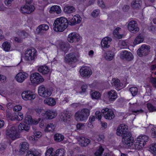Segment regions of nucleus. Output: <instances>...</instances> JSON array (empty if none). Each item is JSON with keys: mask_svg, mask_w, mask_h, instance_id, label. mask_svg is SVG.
<instances>
[{"mask_svg": "<svg viewBox=\"0 0 156 156\" xmlns=\"http://www.w3.org/2000/svg\"><path fill=\"white\" fill-rule=\"evenodd\" d=\"M81 20L82 18L79 15H75L69 22L66 18H58L54 21L53 29L57 32H63L67 27L69 24L71 26L75 25L80 23Z\"/></svg>", "mask_w": 156, "mask_h": 156, "instance_id": "f257e3e1", "label": "nucleus"}, {"mask_svg": "<svg viewBox=\"0 0 156 156\" xmlns=\"http://www.w3.org/2000/svg\"><path fill=\"white\" fill-rule=\"evenodd\" d=\"M128 126L122 124L119 125L117 129V135L122 136L125 143L129 146H131L133 144V137L132 136L131 133L128 132Z\"/></svg>", "mask_w": 156, "mask_h": 156, "instance_id": "f03ea898", "label": "nucleus"}, {"mask_svg": "<svg viewBox=\"0 0 156 156\" xmlns=\"http://www.w3.org/2000/svg\"><path fill=\"white\" fill-rule=\"evenodd\" d=\"M18 126L15 125H9L6 129V135L12 140H15L19 138V131L24 130L23 128L22 129L19 128Z\"/></svg>", "mask_w": 156, "mask_h": 156, "instance_id": "7ed1b4c3", "label": "nucleus"}, {"mask_svg": "<svg viewBox=\"0 0 156 156\" xmlns=\"http://www.w3.org/2000/svg\"><path fill=\"white\" fill-rule=\"evenodd\" d=\"M38 122L37 121L34 120L31 116L27 115L25 117L24 122L19 124V128L24 129V130L28 131L30 129V125L32 124H37Z\"/></svg>", "mask_w": 156, "mask_h": 156, "instance_id": "20e7f679", "label": "nucleus"}, {"mask_svg": "<svg viewBox=\"0 0 156 156\" xmlns=\"http://www.w3.org/2000/svg\"><path fill=\"white\" fill-rule=\"evenodd\" d=\"M90 111L87 108H83L77 111L75 114V118L77 121H82L87 119L90 115Z\"/></svg>", "mask_w": 156, "mask_h": 156, "instance_id": "39448f33", "label": "nucleus"}, {"mask_svg": "<svg viewBox=\"0 0 156 156\" xmlns=\"http://www.w3.org/2000/svg\"><path fill=\"white\" fill-rule=\"evenodd\" d=\"M37 51L34 48H28L25 51L24 56L25 60L27 61L34 62L37 58Z\"/></svg>", "mask_w": 156, "mask_h": 156, "instance_id": "423d86ee", "label": "nucleus"}, {"mask_svg": "<svg viewBox=\"0 0 156 156\" xmlns=\"http://www.w3.org/2000/svg\"><path fill=\"white\" fill-rule=\"evenodd\" d=\"M33 0H26V3L21 7L20 11L22 13L29 14L34 11V6L31 4Z\"/></svg>", "mask_w": 156, "mask_h": 156, "instance_id": "0eeeda50", "label": "nucleus"}, {"mask_svg": "<svg viewBox=\"0 0 156 156\" xmlns=\"http://www.w3.org/2000/svg\"><path fill=\"white\" fill-rule=\"evenodd\" d=\"M78 58L76 54L74 52H70L66 55L64 56V61L69 65H72L76 62Z\"/></svg>", "mask_w": 156, "mask_h": 156, "instance_id": "6e6552de", "label": "nucleus"}, {"mask_svg": "<svg viewBox=\"0 0 156 156\" xmlns=\"http://www.w3.org/2000/svg\"><path fill=\"white\" fill-rule=\"evenodd\" d=\"M30 80L33 84H38L43 82L44 79L39 73L35 72L30 74Z\"/></svg>", "mask_w": 156, "mask_h": 156, "instance_id": "1a4fd4ad", "label": "nucleus"}, {"mask_svg": "<svg viewBox=\"0 0 156 156\" xmlns=\"http://www.w3.org/2000/svg\"><path fill=\"white\" fill-rule=\"evenodd\" d=\"M38 92L39 95L43 98L48 97L52 94V90L49 88L45 87L44 85L38 87Z\"/></svg>", "mask_w": 156, "mask_h": 156, "instance_id": "9d476101", "label": "nucleus"}, {"mask_svg": "<svg viewBox=\"0 0 156 156\" xmlns=\"http://www.w3.org/2000/svg\"><path fill=\"white\" fill-rule=\"evenodd\" d=\"M53 149L50 148L48 149L45 153V156H64L65 151L63 149H59L53 152Z\"/></svg>", "mask_w": 156, "mask_h": 156, "instance_id": "9b49d317", "label": "nucleus"}, {"mask_svg": "<svg viewBox=\"0 0 156 156\" xmlns=\"http://www.w3.org/2000/svg\"><path fill=\"white\" fill-rule=\"evenodd\" d=\"M81 76L85 78H89L92 75V71L90 67L87 66H82L80 70Z\"/></svg>", "mask_w": 156, "mask_h": 156, "instance_id": "f8f14e48", "label": "nucleus"}, {"mask_svg": "<svg viewBox=\"0 0 156 156\" xmlns=\"http://www.w3.org/2000/svg\"><path fill=\"white\" fill-rule=\"evenodd\" d=\"M21 96L23 99L25 101H32L36 97V96L33 92L28 90L23 91L22 93Z\"/></svg>", "mask_w": 156, "mask_h": 156, "instance_id": "ddd939ff", "label": "nucleus"}, {"mask_svg": "<svg viewBox=\"0 0 156 156\" xmlns=\"http://www.w3.org/2000/svg\"><path fill=\"white\" fill-rule=\"evenodd\" d=\"M150 46L143 44L137 50V55L140 57H142L143 56H146L150 52Z\"/></svg>", "mask_w": 156, "mask_h": 156, "instance_id": "4468645a", "label": "nucleus"}, {"mask_svg": "<svg viewBox=\"0 0 156 156\" xmlns=\"http://www.w3.org/2000/svg\"><path fill=\"white\" fill-rule=\"evenodd\" d=\"M101 112L105 119L111 120L115 117L114 112L111 109L105 108L101 110Z\"/></svg>", "mask_w": 156, "mask_h": 156, "instance_id": "2eb2a0df", "label": "nucleus"}, {"mask_svg": "<svg viewBox=\"0 0 156 156\" xmlns=\"http://www.w3.org/2000/svg\"><path fill=\"white\" fill-rule=\"evenodd\" d=\"M57 115V111L52 109L47 110L44 113L45 118L47 119H52L55 118Z\"/></svg>", "mask_w": 156, "mask_h": 156, "instance_id": "dca6fc26", "label": "nucleus"}, {"mask_svg": "<svg viewBox=\"0 0 156 156\" xmlns=\"http://www.w3.org/2000/svg\"><path fill=\"white\" fill-rule=\"evenodd\" d=\"M128 28L131 32L135 33L139 31L136 22L134 20L130 21L128 25Z\"/></svg>", "mask_w": 156, "mask_h": 156, "instance_id": "f3484780", "label": "nucleus"}, {"mask_svg": "<svg viewBox=\"0 0 156 156\" xmlns=\"http://www.w3.org/2000/svg\"><path fill=\"white\" fill-rule=\"evenodd\" d=\"M80 40V36L76 32H72L70 34L68 37V41L71 43L76 42Z\"/></svg>", "mask_w": 156, "mask_h": 156, "instance_id": "a211bd4d", "label": "nucleus"}, {"mask_svg": "<svg viewBox=\"0 0 156 156\" xmlns=\"http://www.w3.org/2000/svg\"><path fill=\"white\" fill-rule=\"evenodd\" d=\"M121 57L122 58L128 61H130L133 58L132 53L126 50L122 51H121Z\"/></svg>", "mask_w": 156, "mask_h": 156, "instance_id": "6ab92c4d", "label": "nucleus"}, {"mask_svg": "<svg viewBox=\"0 0 156 156\" xmlns=\"http://www.w3.org/2000/svg\"><path fill=\"white\" fill-rule=\"evenodd\" d=\"M148 139V137L146 135L139 136L137 138V141L138 142V145L141 147L144 146L146 142H147Z\"/></svg>", "mask_w": 156, "mask_h": 156, "instance_id": "aec40b11", "label": "nucleus"}, {"mask_svg": "<svg viewBox=\"0 0 156 156\" xmlns=\"http://www.w3.org/2000/svg\"><path fill=\"white\" fill-rule=\"evenodd\" d=\"M28 76L27 73L23 72H20L16 75V79L17 82L22 83L27 77Z\"/></svg>", "mask_w": 156, "mask_h": 156, "instance_id": "412c9836", "label": "nucleus"}, {"mask_svg": "<svg viewBox=\"0 0 156 156\" xmlns=\"http://www.w3.org/2000/svg\"><path fill=\"white\" fill-rule=\"evenodd\" d=\"M59 46L60 50L65 54L69 51L70 48V45L69 44L63 42H61L59 43Z\"/></svg>", "mask_w": 156, "mask_h": 156, "instance_id": "4be33fe9", "label": "nucleus"}, {"mask_svg": "<svg viewBox=\"0 0 156 156\" xmlns=\"http://www.w3.org/2000/svg\"><path fill=\"white\" fill-rule=\"evenodd\" d=\"M111 38L108 37H104L102 40L101 44L102 47L104 48H108L110 47V45L108 44L112 41Z\"/></svg>", "mask_w": 156, "mask_h": 156, "instance_id": "5701e85b", "label": "nucleus"}, {"mask_svg": "<svg viewBox=\"0 0 156 156\" xmlns=\"http://www.w3.org/2000/svg\"><path fill=\"white\" fill-rule=\"evenodd\" d=\"M37 70L42 75L48 74L50 72V69L47 66L44 65L39 67L38 68Z\"/></svg>", "mask_w": 156, "mask_h": 156, "instance_id": "b1692460", "label": "nucleus"}, {"mask_svg": "<svg viewBox=\"0 0 156 156\" xmlns=\"http://www.w3.org/2000/svg\"><path fill=\"white\" fill-rule=\"evenodd\" d=\"M49 26L47 24H41L37 27L36 29L37 34H42L43 31L47 30L49 29Z\"/></svg>", "mask_w": 156, "mask_h": 156, "instance_id": "393cba45", "label": "nucleus"}, {"mask_svg": "<svg viewBox=\"0 0 156 156\" xmlns=\"http://www.w3.org/2000/svg\"><path fill=\"white\" fill-rule=\"evenodd\" d=\"M107 97L109 101H115L117 98L116 92L115 90H111L108 92Z\"/></svg>", "mask_w": 156, "mask_h": 156, "instance_id": "a878e982", "label": "nucleus"}, {"mask_svg": "<svg viewBox=\"0 0 156 156\" xmlns=\"http://www.w3.org/2000/svg\"><path fill=\"white\" fill-rule=\"evenodd\" d=\"M142 4L141 0H133L131 3V6L134 9H139L141 7Z\"/></svg>", "mask_w": 156, "mask_h": 156, "instance_id": "bb28decb", "label": "nucleus"}, {"mask_svg": "<svg viewBox=\"0 0 156 156\" xmlns=\"http://www.w3.org/2000/svg\"><path fill=\"white\" fill-rule=\"evenodd\" d=\"M49 12L51 13H56L58 14L61 12L62 10L59 6L54 5L50 8Z\"/></svg>", "mask_w": 156, "mask_h": 156, "instance_id": "cd10ccee", "label": "nucleus"}, {"mask_svg": "<svg viewBox=\"0 0 156 156\" xmlns=\"http://www.w3.org/2000/svg\"><path fill=\"white\" fill-rule=\"evenodd\" d=\"M29 144L28 143L26 142H22L21 147L20 149L19 152L22 154H24L25 152L29 149Z\"/></svg>", "mask_w": 156, "mask_h": 156, "instance_id": "c85d7f7f", "label": "nucleus"}, {"mask_svg": "<svg viewBox=\"0 0 156 156\" xmlns=\"http://www.w3.org/2000/svg\"><path fill=\"white\" fill-rule=\"evenodd\" d=\"M44 103L49 106H53L55 105L56 102L53 98H46L44 101Z\"/></svg>", "mask_w": 156, "mask_h": 156, "instance_id": "c756f323", "label": "nucleus"}, {"mask_svg": "<svg viewBox=\"0 0 156 156\" xmlns=\"http://www.w3.org/2000/svg\"><path fill=\"white\" fill-rule=\"evenodd\" d=\"M55 126L53 123H50L47 125L45 124L44 131L46 132H53L55 128Z\"/></svg>", "mask_w": 156, "mask_h": 156, "instance_id": "7c9ffc66", "label": "nucleus"}, {"mask_svg": "<svg viewBox=\"0 0 156 156\" xmlns=\"http://www.w3.org/2000/svg\"><path fill=\"white\" fill-rule=\"evenodd\" d=\"M112 81L113 82L112 83V84L114 86L117 90V88L121 87L123 85V84L120 82V80L118 78H114L112 80Z\"/></svg>", "mask_w": 156, "mask_h": 156, "instance_id": "2f4dec72", "label": "nucleus"}, {"mask_svg": "<svg viewBox=\"0 0 156 156\" xmlns=\"http://www.w3.org/2000/svg\"><path fill=\"white\" fill-rule=\"evenodd\" d=\"M64 12L66 13H71L75 11V8L72 6L66 5L63 9Z\"/></svg>", "mask_w": 156, "mask_h": 156, "instance_id": "473e14b6", "label": "nucleus"}, {"mask_svg": "<svg viewBox=\"0 0 156 156\" xmlns=\"http://www.w3.org/2000/svg\"><path fill=\"white\" fill-rule=\"evenodd\" d=\"M80 139V144L82 146L86 147L90 143V140L85 137H81Z\"/></svg>", "mask_w": 156, "mask_h": 156, "instance_id": "72a5a7b5", "label": "nucleus"}, {"mask_svg": "<svg viewBox=\"0 0 156 156\" xmlns=\"http://www.w3.org/2000/svg\"><path fill=\"white\" fill-rule=\"evenodd\" d=\"M39 153L35 149H30L28 151L26 156H40Z\"/></svg>", "mask_w": 156, "mask_h": 156, "instance_id": "f704fd0d", "label": "nucleus"}, {"mask_svg": "<svg viewBox=\"0 0 156 156\" xmlns=\"http://www.w3.org/2000/svg\"><path fill=\"white\" fill-rule=\"evenodd\" d=\"M144 41V38L142 35L140 34L135 39L134 41V44H137L143 42Z\"/></svg>", "mask_w": 156, "mask_h": 156, "instance_id": "c9c22d12", "label": "nucleus"}, {"mask_svg": "<svg viewBox=\"0 0 156 156\" xmlns=\"http://www.w3.org/2000/svg\"><path fill=\"white\" fill-rule=\"evenodd\" d=\"M32 129L35 130L33 133V136L34 140H37V138L40 137L42 135V133L40 131H36V127L35 126L33 125L32 127Z\"/></svg>", "mask_w": 156, "mask_h": 156, "instance_id": "e433bc0d", "label": "nucleus"}, {"mask_svg": "<svg viewBox=\"0 0 156 156\" xmlns=\"http://www.w3.org/2000/svg\"><path fill=\"white\" fill-rule=\"evenodd\" d=\"M6 117L8 120L11 121L17 120L16 115L10 112H8L6 113Z\"/></svg>", "mask_w": 156, "mask_h": 156, "instance_id": "4c0bfd02", "label": "nucleus"}, {"mask_svg": "<svg viewBox=\"0 0 156 156\" xmlns=\"http://www.w3.org/2000/svg\"><path fill=\"white\" fill-rule=\"evenodd\" d=\"M90 95L92 99H98L101 98V94L98 91L91 92Z\"/></svg>", "mask_w": 156, "mask_h": 156, "instance_id": "58836bf2", "label": "nucleus"}, {"mask_svg": "<svg viewBox=\"0 0 156 156\" xmlns=\"http://www.w3.org/2000/svg\"><path fill=\"white\" fill-rule=\"evenodd\" d=\"M147 108L150 112H156V107L150 102L147 103Z\"/></svg>", "mask_w": 156, "mask_h": 156, "instance_id": "ea45409f", "label": "nucleus"}, {"mask_svg": "<svg viewBox=\"0 0 156 156\" xmlns=\"http://www.w3.org/2000/svg\"><path fill=\"white\" fill-rule=\"evenodd\" d=\"M62 117L64 122H66L68 121H69L70 119V116L69 112L67 111H64Z\"/></svg>", "mask_w": 156, "mask_h": 156, "instance_id": "a19ab883", "label": "nucleus"}, {"mask_svg": "<svg viewBox=\"0 0 156 156\" xmlns=\"http://www.w3.org/2000/svg\"><path fill=\"white\" fill-rule=\"evenodd\" d=\"M54 139L55 141L60 142L64 139V136L59 133H56L54 136Z\"/></svg>", "mask_w": 156, "mask_h": 156, "instance_id": "79ce46f5", "label": "nucleus"}, {"mask_svg": "<svg viewBox=\"0 0 156 156\" xmlns=\"http://www.w3.org/2000/svg\"><path fill=\"white\" fill-rule=\"evenodd\" d=\"M104 151V148L100 145L99 148L95 152L94 154L95 156H101Z\"/></svg>", "mask_w": 156, "mask_h": 156, "instance_id": "37998d69", "label": "nucleus"}, {"mask_svg": "<svg viewBox=\"0 0 156 156\" xmlns=\"http://www.w3.org/2000/svg\"><path fill=\"white\" fill-rule=\"evenodd\" d=\"M114 56V53L111 51H108L106 53L105 58L107 60L111 61L113 59Z\"/></svg>", "mask_w": 156, "mask_h": 156, "instance_id": "c03bdc74", "label": "nucleus"}, {"mask_svg": "<svg viewBox=\"0 0 156 156\" xmlns=\"http://www.w3.org/2000/svg\"><path fill=\"white\" fill-rule=\"evenodd\" d=\"M2 47L5 51H9L10 49V44L7 41H5L3 43Z\"/></svg>", "mask_w": 156, "mask_h": 156, "instance_id": "a18cd8bd", "label": "nucleus"}, {"mask_svg": "<svg viewBox=\"0 0 156 156\" xmlns=\"http://www.w3.org/2000/svg\"><path fill=\"white\" fill-rule=\"evenodd\" d=\"M88 88V85L86 83H84L82 84L80 87L81 91H80L79 93L81 94L87 92Z\"/></svg>", "mask_w": 156, "mask_h": 156, "instance_id": "49530a36", "label": "nucleus"}, {"mask_svg": "<svg viewBox=\"0 0 156 156\" xmlns=\"http://www.w3.org/2000/svg\"><path fill=\"white\" fill-rule=\"evenodd\" d=\"M129 90L133 96H135L138 92V89L136 87H132L129 88Z\"/></svg>", "mask_w": 156, "mask_h": 156, "instance_id": "de8ad7c7", "label": "nucleus"}, {"mask_svg": "<svg viewBox=\"0 0 156 156\" xmlns=\"http://www.w3.org/2000/svg\"><path fill=\"white\" fill-rule=\"evenodd\" d=\"M100 13V10L98 9L94 10L91 13V16L95 18L98 17Z\"/></svg>", "mask_w": 156, "mask_h": 156, "instance_id": "09e8293b", "label": "nucleus"}, {"mask_svg": "<svg viewBox=\"0 0 156 156\" xmlns=\"http://www.w3.org/2000/svg\"><path fill=\"white\" fill-rule=\"evenodd\" d=\"M95 119V117L94 116H90V117L89 120L90 123H89L88 124V126L89 127L92 128L93 127V125L91 122L94 121Z\"/></svg>", "mask_w": 156, "mask_h": 156, "instance_id": "8fccbe9b", "label": "nucleus"}, {"mask_svg": "<svg viewBox=\"0 0 156 156\" xmlns=\"http://www.w3.org/2000/svg\"><path fill=\"white\" fill-rule=\"evenodd\" d=\"M17 120L20 121L22 120L24 116L23 114L21 112L18 113V115H16Z\"/></svg>", "mask_w": 156, "mask_h": 156, "instance_id": "3c124183", "label": "nucleus"}, {"mask_svg": "<svg viewBox=\"0 0 156 156\" xmlns=\"http://www.w3.org/2000/svg\"><path fill=\"white\" fill-rule=\"evenodd\" d=\"M22 109L21 106L18 105L15 106L13 108V110L15 112H18L20 111Z\"/></svg>", "mask_w": 156, "mask_h": 156, "instance_id": "603ef678", "label": "nucleus"}, {"mask_svg": "<svg viewBox=\"0 0 156 156\" xmlns=\"http://www.w3.org/2000/svg\"><path fill=\"white\" fill-rule=\"evenodd\" d=\"M151 136L152 137L156 138V127H153L151 129Z\"/></svg>", "mask_w": 156, "mask_h": 156, "instance_id": "864d4df0", "label": "nucleus"}, {"mask_svg": "<svg viewBox=\"0 0 156 156\" xmlns=\"http://www.w3.org/2000/svg\"><path fill=\"white\" fill-rule=\"evenodd\" d=\"M95 117L99 120H101L102 118L101 113L100 111H96L95 114Z\"/></svg>", "mask_w": 156, "mask_h": 156, "instance_id": "5fc2aeb1", "label": "nucleus"}, {"mask_svg": "<svg viewBox=\"0 0 156 156\" xmlns=\"http://www.w3.org/2000/svg\"><path fill=\"white\" fill-rule=\"evenodd\" d=\"M98 3L99 5L102 8H104L105 5L103 0H98Z\"/></svg>", "mask_w": 156, "mask_h": 156, "instance_id": "6e6d98bb", "label": "nucleus"}, {"mask_svg": "<svg viewBox=\"0 0 156 156\" xmlns=\"http://www.w3.org/2000/svg\"><path fill=\"white\" fill-rule=\"evenodd\" d=\"M132 112L133 113H134L138 114L139 113H144V111L142 109H141L137 110H132Z\"/></svg>", "mask_w": 156, "mask_h": 156, "instance_id": "4d7b16f0", "label": "nucleus"}, {"mask_svg": "<svg viewBox=\"0 0 156 156\" xmlns=\"http://www.w3.org/2000/svg\"><path fill=\"white\" fill-rule=\"evenodd\" d=\"M151 82L153 86L155 87H156V78L155 77H152L151 79Z\"/></svg>", "mask_w": 156, "mask_h": 156, "instance_id": "13d9d810", "label": "nucleus"}, {"mask_svg": "<svg viewBox=\"0 0 156 156\" xmlns=\"http://www.w3.org/2000/svg\"><path fill=\"white\" fill-rule=\"evenodd\" d=\"M6 77L5 76L0 74V82H4L6 81Z\"/></svg>", "mask_w": 156, "mask_h": 156, "instance_id": "bf43d9fd", "label": "nucleus"}, {"mask_svg": "<svg viewBox=\"0 0 156 156\" xmlns=\"http://www.w3.org/2000/svg\"><path fill=\"white\" fill-rule=\"evenodd\" d=\"M13 0H5V3L6 5L8 6H10Z\"/></svg>", "mask_w": 156, "mask_h": 156, "instance_id": "052dcab7", "label": "nucleus"}, {"mask_svg": "<svg viewBox=\"0 0 156 156\" xmlns=\"http://www.w3.org/2000/svg\"><path fill=\"white\" fill-rule=\"evenodd\" d=\"M34 110H35V112H36V113L38 115H40L41 114V112L43 111V109L41 108H35Z\"/></svg>", "mask_w": 156, "mask_h": 156, "instance_id": "680f3d73", "label": "nucleus"}, {"mask_svg": "<svg viewBox=\"0 0 156 156\" xmlns=\"http://www.w3.org/2000/svg\"><path fill=\"white\" fill-rule=\"evenodd\" d=\"M14 41L17 43H21L22 42V40L21 38H20L18 37H15L14 38Z\"/></svg>", "mask_w": 156, "mask_h": 156, "instance_id": "e2e57ef3", "label": "nucleus"}, {"mask_svg": "<svg viewBox=\"0 0 156 156\" xmlns=\"http://www.w3.org/2000/svg\"><path fill=\"white\" fill-rule=\"evenodd\" d=\"M151 150L153 151V154L156 155V143L151 147Z\"/></svg>", "mask_w": 156, "mask_h": 156, "instance_id": "0e129e2a", "label": "nucleus"}, {"mask_svg": "<svg viewBox=\"0 0 156 156\" xmlns=\"http://www.w3.org/2000/svg\"><path fill=\"white\" fill-rule=\"evenodd\" d=\"M3 31L0 29V41L4 39L5 38L4 35H2Z\"/></svg>", "mask_w": 156, "mask_h": 156, "instance_id": "69168bd1", "label": "nucleus"}, {"mask_svg": "<svg viewBox=\"0 0 156 156\" xmlns=\"http://www.w3.org/2000/svg\"><path fill=\"white\" fill-rule=\"evenodd\" d=\"M105 136L103 134H100L98 136V141H100L105 138Z\"/></svg>", "mask_w": 156, "mask_h": 156, "instance_id": "338daca9", "label": "nucleus"}, {"mask_svg": "<svg viewBox=\"0 0 156 156\" xmlns=\"http://www.w3.org/2000/svg\"><path fill=\"white\" fill-rule=\"evenodd\" d=\"M21 33L24 37V38L27 37L28 36V34L24 30H22L21 31Z\"/></svg>", "mask_w": 156, "mask_h": 156, "instance_id": "774afa93", "label": "nucleus"}]
</instances>
